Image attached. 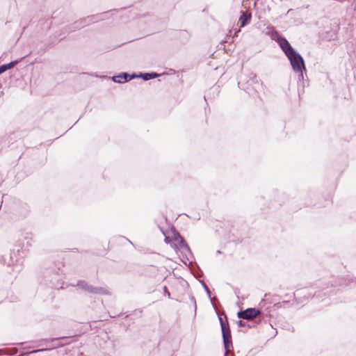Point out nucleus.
I'll return each mask as SVG.
<instances>
[{
  "mask_svg": "<svg viewBox=\"0 0 356 356\" xmlns=\"http://www.w3.org/2000/svg\"><path fill=\"white\" fill-rule=\"evenodd\" d=\"M86 19L81 20L80 22H76L74 24V29H81L85 26L87 24L85 23Z\"/></svg>",
  "mask_w": 356,
  "mask_h": 356,
  "instance_id": "11",
  "label": "nucleus"
},
{
  "mask_svg": "<svg viewBox=\"0 0 356 356\" xmlns=\"http://www.w3.org/2000/svg\"><path fill=\"white\" fill-rule=\"evenodd\" d=\"M47 350V349H41V350H35L34 352L44 351V350Z\"/></svg>",
  "mask_w": 356,
  "mask_h": 356,
  "instance_id": "17",
  "label": "nucleus"
},
{
  "mask_svg": "<svg viewBox=\"0 0 356 356\" xmlns=\"http://www.w3.org/2000/svg\"><path fill=\"white\" fill-rule=\"evenodd\" d=\"M179 237L180 238V246H181V248L185 249L188 252H190V248H189L188 245L186 243V242L180 236H179Z\"/></svg>",
  "mask_w": 356,
  "mask_h": 356,
  "instance_id": "10",
  "label": "nucleus"
},
{
  "mask_svg": "<svg viewBox=\"0 0 356 356\" xmlns=\"http://www.w3.org/2000/svg\"><path fill=\"white\" fill-rule=\"evenodd\" d=\"M134 78H136V74H129L128 73L123 72L119 75L113 76L112 77V79L114 82L122 83V82H127L128 81H130Z\"/></svg>",
  "mask_w": 356,
  "mask_h": 356,
  "instance_id": "4",
  "label": "nucleus"
},
{
  "mask_svg": "<svg viewBox=\"0 0 356 356\" xmlns=\"http://www.w3.org/2000/svg\"><path fill=\"white\" fill-rule=\"evenodd\" d=\"M219 322L221 327L223 343L225 350V356L230 353V346L232 344L231 331L227 320L225 321L221 316H218Z\"/></svg>",
  "mask_w": 356,
  "mask_h": 356,
  "instance_id": "2",
  "label": "nucleus"
},
{
  "mask_svg": "<svg viewBox=\"0 0 356 356\" xmlns=\"http://www.w3.org/2000/svg\"><path fill=\"white\" fill-rule=\"evenodd\" d=\"M192 300L193 301L194 305H195V308L196 309V301L193 297L192 298Z\"/></svg>",
  "mask_w": 356,
  "mask_h": 356,
  "instance_id": "16",
  "label": "nucleus"
},
{
  "mask_svg": "<svg viewBox=\"0 0 356 356\" xmlns=\"http://www.w3.org/2000/svg\"><path fill=\"white\" fill-rule=\"evenodd\" d=\"M77 286H79L81 289H83L86 291H88L90 293H92L93 291V286L90 285L88 282H86L84 280H79L77 282Z\"/></svg>",
  "mask_w": 356,
  "mask_h": 356,
  "instance_id": "8",
  "label": "nucleus"
},
{
  "mask_svg": "<svg viewBox=\"0 0 356 356\" xmlns=\"http://www.w3.org/2000/svg\"><path fill=\"white\" fill-rule=\"evenodd\" d=\"M163 289H164L165 292L168 294V297H170V292L168 291L167 287H166V286H164Z\"/></svg>",
  "mask_w": 356,
  "mask_h": 356,
  "instance_id": "14",
  "label": "nucleus"
},
{
  "mask_svg": "<svg viewBox=\"0 0 356 356\" xmlns=\"http://www.w3.org/2000/svg\"><path fill=\"white\" fill-rule=\"evenodd\" d=\"M237 325L240 327H245L247 325L245 321H242V320H239L237 322Z\"/></svg>",
  "mask_w": 356,
  "mask_h": 356,
  "instance_id": "12",
  "label": "nucleus"
},
{
  "mask_svg": "<svg viewBox=\"0 0 356 356\" xmlns=\"http://www.w3.org/2000/svg\"><path fill=\"white\" fill-rule=\"evenodd\" d=\"M328 285H329L328 284H324L323 289L324 290V289H326L327 288H328Z\"/></svg>",
  "mask_w": 356,
  "mask_h": 356,
  "instance_id": "15",
  "label": "nucleus"
},
{
  "mask_svg": "<svg viewBox=\"0 0 356 356\" xmlns=\"http://www.w3.org/2000/svg\"><path fill=\"white\" fill-rule=\"evenodd\" d=\"M159 76V74L156 72H146V73H140L139 74H136V78H141L144 81H148L150 79H153L157 78Z\"/></svg>",
  "mask_w": 356,
  "mask_h": 356,
  "instance_id": "7",
  "label": "nucleus"
},
{
  "mask_svg": "<svg viewBox=\"0 0 356 356\" xmlns=\"http://www.w3.org/2000/svg\"><path fill=\"white\" fill-rule=\"evenodd\" d=\"M22 58H20L19 60H15L11 61L10 63H7V64H3V65H0V74L5 72L8 70H10V69L14 67L16 65H17L22 60Z\"/></svg>",
  "mask_w": 356,
  "mask_h": 356,
  "instance_id": "6",
  "label": "nucleus"
},
{
  "mask_svg": "<svg viewBox=\"0 0 356 356\" xmlns=\"http://www.w3.org/2000/svg\"><path fill=\"white\" fill-rule=\"evenodd\" d=\"M203 287L205 289L209 298H211V291L209 287L204 283H203Z\"/></svg>",
  "mask_w": 356,
  "mask_h": 356,
  "instance_id": "13",
  "label": "nucleus"
},
{
  "mask_svg": "<svg viewBox=\"0 0 356 356\" xmlns=\"http://www.w3.org/2000/svg\"><path fill=\"white\" fill-rule=\"evenodd\" d=\"M252 15L249 12L241 11V15L239 17V23L241 27H244L250 24L251 20Z\"/></svg>",
  "mask_w": 356,
  "mask_h": 356,
  "instance_id": "5",
  "label": "nucleus"
},
{
  "mask_svg": "<svg viewBox=\"0 0 356 356\" xmlns=\"http://www.w3.org/2000/svg\"><path fill=\"white\" fill-rule=\"evenodd\" d=\"M277 42L289 60L293 70L296 72H300L299 79H303L302 72L306 71V68L302 56L292 47L286 38L278 36Z\"/></svg>",
  "mask_w": 356,
  "mask_h": 356,
  "instance_id": "1",
  "label": "nucleus"
},
{
  "mask_svg": "<svg viewBox=\"0 0 356 356\" xmlns=\"http://www.w3.org/2000/svg\"><path fill=\"white\" fill-rule=\"evenodd\" d=\"M93 294H102V295H110L111 293L106 288L104 287H93Z\"/></svg>",
  "mask_w": 356,
  "mask_h": 356,
  "instance_id": "9",
  "label": "nucleus"
},
{
  "mask_svg": "<svg viewBox=\"0 0 356 356\" xmlns=\"http://www.w3.org/2000/svg\"><path fill=\"white\" fill-rule=\"evenodd\" d=\"M261 314V312L256 308H248L243 311H240L237 313V316L239 318L245 320H251Z\"/></svg>",
  "mask_w": 356,
  "mask_h": 356,
  "instance_id": "3",
  "label": "nucleus"
}]
</instances>
